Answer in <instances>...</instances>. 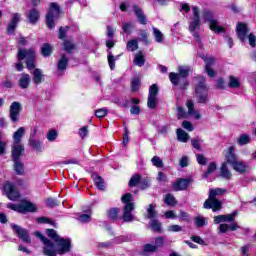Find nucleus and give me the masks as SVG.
<instances>
[{"label": "nucleus", "mask_w": 256, "mask_h": 256, "mask_svg": "<svg viewBox=\"0 0 256 256\" xmlns=\"http://www.w3.org/2000/svg\"><path fill=\"white\" fill-rule=\"evenodd\" d=\"M191 185L190 179L180 178L172 184L173 191H185Z\"/></svg>", "instance_id": "nucleus-16"}, {"label": "nucleus", "mask_w": 256, "mask_h": 256, "mask_svg": "<svg viewBox=\"0 0 256 256\" xmlns=\"http://www.w3.org/2000/svg\"><path fill=\"white\" fill-rule=\"evenodd\" d=\"M41 53H42L43 57L51 56V53H53V46H51V44H49V43L43 44V46L41 48Z\"/></svg>", "instance_id": "nucleus-35"}, {"label": "nucleus", "mask_w": 256, "mask_h": 256, "mask_svg": "<svg viewBox=\"0 0 256 256\" xmlns=\"http://www.w3.org/2000/svg\"><path fill=\"white\" fill-rule=\"evenodd\" d=\"M144 253H157L159 251L155 244H146L143 248Z\"/></svg>", "instance_id": "nucleus-50"}, {"label": "nucleus", "mask_w": 256, "mask_h": 256, "mask_svg": "<svg viewBox=\"0 0 256 256\" xmlns=\"http://www.w3.org/2000/svg\"><path fill=\"white\" fill-rule=\"evenodd\" d=\"M4 193H6V196L10 201H17L20 197L19 191L15 188V185L9 182L4 185Z\"/></svg>", "instance_id": "nucleus-10"}, {"label": "nucleus", "mask_w": 256, "mask_h": 256, "mask_svg": "<svg viewBox=\"0 0 256 256\" xmlns=\"http://www.w3.org/2000/svg\"><path fill=\"white\" fill-rule=\"evenodd\" d=\"M121 201L124 203L123 221H125V223H131V221H135V216L132 214V211L135 209V203H133V195L131 193H126L121 197Z\"/></svg>", "instance_id": "nucleus-5"}, {"label": "nucleus", "mask_w": 256, "mask_h": 256, "mask_svg": "<svg viewBox=\"0 0 256 256\" xmlns=\"http://www.w3.org/2000/svg\"><path fill=\"white\" fill-rule=\"evenodd\" d=\"M196 87L194 97L197 103H202L205 105L209 101V88H207V79L203 76H197L195 78Z\"/></svg>", "instance_id": "nucleus-3"}, {"label": "nucleus", "mask_w": 256, "mask_h": 256, "mask_svg": "<svg viewBox=\"0 0 256 256\" xmlns=\"http://www.w3.org/2000/svg\"><path fill=\"white\" fill-rule=\"evenodd\" d=\"M36 223H49L50 225H53V227H57V223H55V221H52L47 217L37 218Z\"/></svg>", "instance_id": "nucleus-54"}, {"label": "nucleus", "mask_w": 256, "mask_h": 256, "mask_svg": "<svg viewBox=\"0 0 256 256\" xmlns=\"http://www.w3.org/2000/svg\"><path fill=\"white\" fill-rule=\"evenodd\" d=\"M45 79V75H43V71L41 69L36 68L33 72V81L35 85H40V83H43Z\"/></svg>", "instance_id": "nucleus-28"}, {"label": "nucleus", "mask_w": 256, "mask_h": 256, "mask_svg": "<svg viewBox=\"0 0 256 256\" xmlns=\"http://www.w3.org/2000/svg\"><path fill=\"white\" fill-rule=\"evenodd\" d=\"M23 153H25V147L21 144L13 143V145H12V161L21 160Z\"/></svg>", "instance_id": "nucleus-17"}, {"label": "nucleus", "mask_w": 256, "mask_h": 256, "mask_svg": "<svg viewBox=\"0 0 256 256\" xmlns=\"http://www.w3.org/2000/svg\"><path fill=\"white\" fill-rule=\"evenodd\" d=\"M139 183L141 184V175L135 174L131 177L128 185L129 187H136V185H139Z\"/></svg>", "instance_id": "nucleus-42"}, {"label": "nucleus", "mask_w": 256, "mask_h": 256, "mask_svg": "<svg viewBox=\"0 0 256 256\" xmlns=\"http://www.w3.org/2000/svg\"><path fill=\"white\" fill-rule=\"evenodd\" d=\"M204 209H212V211H221V201L217 198L210 197L204 202Z\"/></svg>", "instance_id": "nucleus-15"}, {"label": "nucleus", "mask_w": 256, "mask_h": 256, "mask_svg": "<svg viewBox=\"0 0 256 256\" xmlns=\"http://www.w3.org/2000/svg\"><path fill=\"white\" fill-rule=\"evenodd\" d=\"M119 215V208H111L108 212L109 219H117Z\"/></svg>", "instance_id": "nucleus-58"}, {"label": "nucleus", "mask_w": 256, "mask_h": 256, "mask_svg": "<svg viewBox=\"0 0 256 256\" xmlns=\"http://www.w3.org/2000/svg\"><path fill=\"white\" fill-rule=\"evenodd\" d=\"M178 72H171L169 74V79L172 83V85H179L180 89H187L189 87V81L187 80V77L189 76V73L191 72L190 66H178Z\"/></svg>", "instance_id": "nucleus-2"}, {"label": "nucleus", "mask_w": 256, "mask_h": 256, "mask_svg": "<svg viewBox=\"0 0 256 256\" xmlns=\"http://www.w3.org/2000/svg\"><path fill=\"white\" fill-rule=\"evenodd\" d=\"M34 235L42 241L44 245L43 254L46 256L67 255V253H71V239L59 236L57 231L53 229H46V235L52 239L55 244L39 231L34 232Z\"/></svg>", "instance_id": "nucleus-1"}, {"label": "nucleus", "mask_w": 256, "mask_h": 256, "mask_svg": "<svg viewBox=\"0 0 256 256\" xmlns=\"http://www.w3.org/2000/svg\"><path fill=\"white\" fill-rule=\"evenodd\" d=\"M23 135H25V128L24 127H20L13 134L14 144H21V139H23Z\"/></svg>", "instance_id": "nucleus-31"}, {"label": "nucleus", "mask_w": 256, "mask_h": 256, "mask_svg": "<svg viewBox=\"0 0 256 256\" xmlns=\"http://www.w3.org/2000/svg\"><path fill=\"white\" fill-rule=\"evenodd\" d=\"M113 103L118 105V107L127 108L129 107V100H126L125 102H121V98H115Z\"/></svg>", "instance_id": "nucleus-57"}, {"label": "nucleus", "mask_w": 256, "mask_h": 256, "mask_svg": "<svg viewBox=\"0 0 256 256\" xmlns=\"http://www.w3.org/2000/svg\"><path fill=\"white\" fill-rule=\"evenodd\" d=\"M235 217H237V211H234L231 214L218 215L214 217V223L215 225H219V223H233Z\"/></svg>", "instance_id": "nucleus-13"}, {"label": "nucleus", "mask_w": 256, "mask_h": 256, "mask_svg": "<svg viewBox=\"0 0 256 256\" xmlns=\"http://www.w3.org/2000/svg\"><path fill=\"white\" fill-rule=\"evenodd\" d=\"M232 167L237 173H247V164L243 160H236V163L232 164Z\"/></svg>", "instance_id": "nucleus-27"}, {"label": "nucleus", "mask_w": 256, "mask_h": 256, "mask_svg": "<svg viewBox=\"0 0 256 256\" xmlns=\"http://www.w3.org/2000/svg\"><path fill=\"white\" fill-rule=\"evenodd\" d=\"M134 63L138 67H143V65H145V56L143 55V52L140 51L138 54L135 55Z\"/></svg>", "instance_id": "nucleus-37"}, {"label": "nucleus", "mask_w": 256, "mask_h": 256, "mask_svg": "<svg viewBox=\"0 0 256 256\" xmlns=\"http://www.w3.org/2000/svg\"><path fill=\"white\" fill-rule=\"evenodd\" d=\"M161 222L157 219H152L149 223V226L151 227L153 233H161Z\"/></svg>", "instance_id": "nucleus-34"}, {"label": "nucleus", "mask_w": 256, "mask_h": 256, "mask_svg": "<svg viewBox=\"0 0 256 256\" xmlns=\"http://www.w3.org/2000/svg\"><path fill=\"white\" fill-rule=\"evenodd\" d=\"M139 85H141V80L139 78H134L131 82L132 91H139Z\"/></svg>", "instance_id": "nucleus-59"}, {"label": "nucleus", "mask_w": 256, "mask_h": 256, "mask_svg": "<svg viewBox=\"0 0 256 256\" xmlns=\"http://www.w3.org/2000/svg\"><path fill=\"white\" fill-rule=\"evenodd\" d=\"M60 13L61 7H59L57 3L52 2L48 14L46 15V24L49 29L55 28V19H59Z\"/></svg>", "instance_id": "nucleus-8"}, {"label": "nucleus", "mask_w": 256, "mask_h": 256, "mask_svg": "<svg viewBox=\"0 0 256 256\" xmlns=\"http://www.w3.org/2000/svg\"><path fill=\"white\" fill-rule=\"evenodd\" d=\"M248 41H249V45L252 47H256V36L253 33H250L248 35Z\"/></svg>", "instance_id": "nucleus-64"}, {"label": "nucleus", "mask_w": 256, "mask_h": 256, "mask_svg": "<svg viewBox=\"0 0 256 256\" xmlns=\"http://www.w3.org/2000/svg\"><path fill=\"white\" fill-rule=\"evenodd\" d=\"M21 21V14L19 13H14L12 15L11 22L8 24L7 27V33L8 35H13L15 33V29H17V24Z\"/></svg>", "instance_id": "nucleus-18"}, {"label": "nucleus", "mask_w": 256, "mask_h": 256, "mask_svg": "<svg viewBox=\"0 0 256 256\" xmlns=\"http://www.w3.org/2000/svg\"><path fill=\"white\" fill-rule=\"evenodd\" d=\"M202 59L205 63V71L208 77H216L217 72L213 69V66L215 65V58L202 56Z\"/></svg>", "instance_id": "nucleus-12"}, {"label": "nucleus", "mask_w": 256, "mask_h": 256, "mask_svg": "<svg viewBox=\"0 0 256 256\" xmlns=\"http://www.w3.org/2000/svg\"><path fill=\"white\" fill-rule=\"evenodd\" d=\"M195 225L196 227H204L205 225V217L203 216H197L195 219Z\"/></svg>", "instance_id": "nucleus-61"}, {"label": "nucleus", "mask_w": 256, "mask_h": 256, "mask_svg": "<svg viewBox=\"0 0 256 256\" xmlns=\"http://www.w3.org/2000/svg\"><path fill=\"white\" fill-rule=\"evenodd\" d=\"M176 133L178 141H181V143H187L189 141V134L185 132L183 129H177Z\"/></svg>", "instance_id": "nucleus-32"}, {"label": "nucleus", "mask_w": 256, "mask_h": 256, "mask_svg": "<svg viewBox=\"0 0 256 256\" xmlns=\"http://www.w3.org/2000/svg\"><path fill=\"white\" fill-rule=\"evenodd\" d=\"M27 19L31 25H35L39 21V12L37 9L32 8L27 14Z\"/></svg>", "instance_id": "nucleus-26"}, {"label": "nucleus", "mask_w": 256, "mask_h": 256, "mask_svg": "<svg viewBox=\"0 0 256 256\" xmlns=\"http://www.w3.org/2000/svg\"><path fill=\"white\" fill-rule=\"evenodd\" d=\"M74 49H75V44H73V42L69 40L64 41V51L66 53H73Z\"/></svg>", "instance_id": "nucleus-48"}, {"label": "nucleus", "mask_w": 256, "mask_h": 256, "mask_svg": "<svg viewBox=\"0 0 256 256\" xmlns=\"http://www.w3.org/2000/svg\"><path fill=\"white\" fill-rule=\"evenodd\" d=\"M18 61L26 59L27 69L32 71L35 68V51L33 49H19L17 54Z\"/></svg>", "instance_id": "nucleus-7"}, {"label": "nucleus", "mask_w": 256, "mask_h": 256, "mask_svg": "<svg viewBox=\"0 0 256 256\" xmlns=\"http://www.w3.org/2000/svg\"><path fill=\"white\" fill-rule=\"evenodd\" d=\"M67 65H69V58H67V54H62L57 66L58 75H63V72L67 69Z\"/></svg>", "instance_id": "nucleus-22"}, {"label": "nucleus", "mask_w": 256, "mask_h": 256, "mask_svg": "<svg viewBox=\"0 0 256 256\" xmlns=\"http://www.w3.org/2000/svg\"><path fill=\"white\" fill-rule=\"evenodd\" d=\"M164 203L166 205H169V206H173L175 205L177 202L175 201V196H173L172 194H167L165 199H164Z\"/></svg>", "instance_id": "nucleus-51"}, {"label": "nucleus", "mask_w": 256, "mask_h": 256, "mask_svg": "<svg viewBox=\"0 0 256 256\" xmlns=\"http://www.w3.org/2000/svg\"><path fill=\"white\" fill-rule=\"evenodd\" d=\"M226 191H227L226 189H222V188L210 189L209 197L216 198L217 195H223L224 193H226Z\"/></svg>", "instance_id": "nucleus-43"}, {"label": "nucleus", "mask_w": 256, "mask_h": 256, "mask_svg": "<svg viewBox=\"0 0 256 256\" xmlns=\"http://www.w3.org/2000/svg\"><path fill=\"white\" fill-rule=\"evenodd\" d=\"M23 107L19 102H13L9 108V118L12 123H18L19 119H21V111Z\"/></svg>", "instance_id": "nucleus-9"}, {"label": "nucleus", "mask_w": 256, "mask_h": 256, "mask_svg": "<svg viewBox=\"0 0 256 256\" xmlns=\"http://www.w3.org/2000/svg\"><path fill=\"white\" fill-rule=\"evenodd\" d=\"M58 205H59V202L56 199L48 198L46 200L47 207H57Z\"/></svg>", "instance_id": "nucleus-63"}, {"label": "nucleus", "mask_w": 256, "mask_h": 256, "mask_svg": "<svg viewBox=\"0 0 256 256\" xmlns=\"http://www.w3.org/2000/svg\"><path fill=\"white\" fill-rule=\"evenodd\" d=\"M133 9L140 25H147V16H145L143 10L137 5H134Z\"/></svg>", "instance_id": "nucleus-23"}, {"label": "nucleus", "mask_w": 256, "mask_h": 256, "mask_svg": "<svg viewBox=\"0 0 256 256\" xmlns=\"http://www.w3.org/2000/svg\"><path fill=\"white\" fill-rule=\"evenodd\" d=\"M151 185V180L149 178H141L140 179V188L141 189H147Z\"/></svg>", "instance_id": "nucleus-62"}, {"label": "nucleus", "mask_w": 256, "mask_h": 256, "mask_svg": "<svg viewBox=\"0 0 256 256\" xmlns=\"http://www.w3.org/2000/svg\"><path fill=\"white\" fill-rule=\"evenodd\" d=\"M159 93V88L156 86V84H153L149 88V96L148 97H157Z\"/></svg>", "instance_id": "nucleus-55"}, {"label": "nucleus", "mask_w": 256, "mask_h": 256, "mask_svg": "<svg viewBox=\"0 0 256 256\" xmlns=\"http://www.w3.org/2000/svg\"><path fill=\"white\" fill-rule=\"evenodd\" d=\"M249 143H251V136L247 134H241L238 138V145H240V147H243V145H249Z\"/></svg>", "instance_id": "nucleus-40"}, {"label": "nucleus", "mask_w": 256, "mask_h": 256, "mask_svg": "<svg viewBox=\"0 0 256 256\" xmlns=\"http://www.w3.org/2000/svg\"><path fill=\"white\" fill-rule=\"evenodd\" d=\"M156 207L155 204L148 205L146 219H155V217H157L158 213L157 210H155Z\"/></svg>", "instance_id": "nucleus-33"}, {"label": "nucleus", "mask_w": 256, "mask_h": 256, "mask_svg": "<svg viewBox=\"0 0 256 256\" xmlns=\"http://www.w3.org/2000/svg\"><path fill=\"white\" fill-rule=\"evenodd\" d=\"M108 113L109 111L107 110V108H101L95 111V115L96 117H98V119H103V117H106Z\"/></svg>", "instance_id": "nucleus-53"}, {"label": "nucleus", "mask_w": 256, "mask_h": 256, "mask_svg": "<svg viewBox=\"0 0 256 256\" xmlns=\"http://www.w3.org/2000/svg\"><path fill=\"white\" fill-rule=\"evenodd\" d=\"M220 177L227 181L233 177V174L229 171V167H227V162H223L220 167Z\"/></svg>", "instance_id": "nucleus-25"}, {"label": "nucleus", "mask_w": 256, "mask_h": 256, "mask_svg": "<svg viewBox=\"0 0 256 256\" xmlns=\"http://www.w3.org/2000/svg\"><path fill=\"white\" fill-rule=\"evenodd\" d=\"M226 164L233 166L239 159H237V154H235V147L230 146L225 154Z\"/></svg>", "instance_id": "nucleus-19"}, {"label": "nucleus", "mask_w": 256, "mask_h": 256, "mask_svg": "<svg viewBox=\"0 0 256 256\" xmlns=\"http://www.w3.org/2000/svg\"><path fill=\"white\" fill-rule=\"evenodd\" d=\"M186 107L188 108L189 115H193L195 119H201V114L195 111V104L192 102V100L187 101Z\"/></svg>", "instance_id": "nucleus-30"}, {"label": "nucleus", "mask_w": 256, "mask_h": 256, "mask_svg": "<svg viewBox=\"0 0 256 256\" xmlns=\"http://www.w3.org/2000/svg\"><path fill=\"white\" fill-rule=\"evenodd\" d=\"M37 211V207L35 204L29 202V201H22L20 203V213H35Z\"/></svg>", "instance_id": "nucleus-20"}, {"label": "nucleus", "mask_w": 256, "mask_h": 256, "mask_svg": "<svg viewBox=\"0 0 256 256\" xmlns=\"http://www.w3.org/2000/svg\"><path fill=\"white\" fill-rule=\"evenodd\" d=\"M153 33H154L156 43H163V41H165V35H163L162 31L153 27Z\"/></svg>", "instance_id": "nucleus-39"}, {"label": "nucleus", "mask_w": 256, "mask_h": 256, "mask_svg": "<svg viewBox=\"0 0 256 256\" xmlns=\"http://www.w3.org/2000/svg\"><path fill=\"white\" fill-rule=\"evenodd\" d=\"M140 41H142V43H145V45L149 44V39H148V35L147 32L145 30H140Z\"/></svg>", "instance_id": "nucleus-60"}, {"label": "nucleus", "mask_w": 256, "mask_h": 256, "mask_svg": "<svg viewBox=\"0 0 256 256\" xmlns=\"http://www.w3.org/2000/svg\"><path fill=\"white\" fill-rule=\"evenodd\" d=\"M216 170H217V164L215 162H211L208 166L206 173L202 175L203 179H207L211 175V173H214V171Z\"/></svg>", "instance_id": "nucleus-41"}, {"label": "nucleus", "mask_w": 256, "mask_h": 256, "mask_svg": "<svg viewBox=\"0 0 256 256\" xmlns=\"http://www.w3.org/2000/svg\"><path fill=\"white\" fill-rule=\"evenodd\" d=\"M11 228L18 235V237L24 241V243H31V237H29V232L27 229L22 228L17 224H11Z\"/></svg>", "instance_id": "nucleus-11"}, {"label": "nucleus", "mask_w": 256, "mask_h": 256, "mask_svg": "<svg viewBox=\"0 0 256 256\" xmlns=\"http://www.w3.org/2000/svg\"><path fill=\"white\" fill-rule=\"evenodd\" d=\"M94 185H96L97 189L100 191H105V181L99 175H94Z\"/></svg>", "instance_id": "nucleus-36"}, {"label": "nucleus", "mask_w": 256, "mask_h": 256, "mask_svg": "<svg viewBox=\"0 0 256 256\" xmlns=\"http://www.w3.org/2000/svg\"><path fill=\"white\" fill-rule=\"evenodd\" d=\"M78 221H80V223H90V221H91V211L89 212V214H81L78 217Z\"/></svg>", "instance_id": "nucleus-52"}, {"label": "nucleus", "mask_w": 256, "mask_h": 256, "mask_svg": "<svg viewBox=\"0 0 256 256\" xmlns=\"http://www.w3.org/2000/svg\"><path fill=\"white\" fill-rule=\"evenodd\" d=\"M58 133L56 132V130H50L47 135L46 138L48 139V141L53 142L57 139Z\"/></svg>", "instance_id": "nucleus-56"}, {"label": "nucleus", "mask_w": 256, "mask_h": 256, "mask_svg": "<svg viewBox=\"0 0 256 256\" xmlns=\"http://www.w3.org/2000/svg\"><path fill=\"white\" fill-rule=\"evenodd\" d=\"M29 85H31V76L27 73H22L18 80V87L20 89H29Z\"/></svg>", "instance_id": "nucleus-21"}, {"label": "nucleus", "mask_w": 256, "mask_h": 256, "mask_svg": "<svg viewBox=\"0 0 256 256\" xmlns=\"http://www.w3.org/2000/svg\"><path fill=\"white\" fill-rule=\"evenodd\" d=\"M151 163L154 165V167H158V169H161L164 166L163 160L159 156H154L151 159Z\"/></svg>", "instance_id": "nucleus-46"}, {"label": "nucleus", "mask_w": 256, "mask_h": 256, "mask_svg": "<svg viewBox=\"0 0 256 256\" xmlns=\"http://www.w3.org/2000/svg\"><path fill=\"white\" fill-rule=\"evenodd\" d=\"M117 59H119V56H113V54L111 52H109L108 54V64L109 67L111 69V71H113V69H115V61H117Z\"/></svg>", "instance_id": "nucleus-47"}, {"label": "nucleus", "mask_w": 256, "mask_h": 256, "mask_svg": "<svg viewBox=\"0 0 256 256\" xmlns=\"http://www.w3.org/2000/svg\"><path fill=\"white\" fill-rule=\"evenodd\" d=\"M202 17H203L204 23H208L211 31H214V33H225V28L219 25V20L215 18L213 11L209 9H204L202 11Z\"/></svg>", "instance_id": "nucleus-6"}, {"label": "nucleus", "mask_w": 256, "mask_h": 256, "mask_svg": "<svg viewBox=\"0 0 256 256\" xmlns=\"http://www.w3.org/2000/svg\"><path fill=\"white\" fill-rule=\"evenodd\" d=\"M127 51H137L139 49V42H137V39H132L127 42L126 44Z\"/></svg>", "instance_id": "nucleus-38"}, {"label": "nucleus", "mask_w": 256, "mask_h": 256, "mask_svg": "<svg viewBox=\"0 0 256 256\" xmlns=\"http://www.w3.org/2000/svg\"><path fill=\"white\" fill-rule=\"evenodd\" d=\"M229 87L231 89H238V87H241V83L239 82V79H237L236 77L230 76Z\"/></svg>", "instance_id": "nucleus-49"}, {"label": "nucleus", "mask_w": 256, "mask_h": 256, "mask_svg": "<svg viewBox=\"0 0 256 256\" xmlns=\"http://www.w3.org/2000/svg\"><path fill=\"white\" fill-rule=\"evenodd\" d=\"M236 33L238 35V39H240L242 43H245L247 34L249 33V27H247V24L239 22L236 26Z\"/></svg>", "instance_id": "nucleus-14"}, {"label": "nucleus", "mask_w": 256, "mask_h": 256, "mask_svg": "<svg viewBox=\"0 0 256 256\" xmlns=\"http://www.w3.org/2000/svg\"><path fill=\"white\" fill-rule=\"evenodd\" d=\"M134 27H135V25H133V23L125 22L122 25V30L124 31V33H126V35H131V33H133V28Z\"/></svg>", "instance_id": "nucleus-44"}, {"label": "nucleus", "mask_w": 256, "mask_h": 256, "mask_svg": "<svg viewBox=\"0 0 256 256\" xmlns=\"http://www.w3.org/2000/svg\"><path fill=\"white\" fill-rule=\"evenodd\" d=\"M28 145H30L32 149H34L38 153H43V151L45 150V145H43V142L37 139H29Z\"/></svg>", "instance_id": "nucleus-24"}, {"label": "nucleus", "mask_w": 256, "mask_h": 256, "mask_svg": "<svg viewBox=\"0 0 256 256\" xmlns=\"http://www.w3.org/2000/svg\"><path fill=\"white\" fill-rule=\"evenodd\" d=\"M14 171L16 175H23L25 173V164L21 160H13Z\"/></svg>", "instance_id": "nucleus-29"}, {"label": "nucleus", "mask_w": 256, "mask_h": 256, "mask_svg": "<svg viewBox=\"0 0 256 256\" xmlns=\"http://www.w3.org/2000/svg\"><path fill=\"white\" fill-rule=\"evenodd\" d=\"M192 13L193 16L190 18L189 22V31L191 34H193V37L195 38L196 43L199 44V47H201V37L199 34H197V31L201 29V17H200V9L197 6H192Z\"/></svg>", "instance_id": "nucleus-4"}, {"label": "nucleus", "mask_w": 256, "mask_h": 256, "mask_svg": "<svg viewBox=\"0 0 256 256\" xmlns=\"http://www.w3.org/2000/svg\"><path fill=\"white\" fill-rule=\"evenodd\" d=\"M159 103V100H157V97L155 96H148V108L149 109H155L157 107V104Z\"/></svg>", "instance_id": "nucleus-45"}]
</instances>
